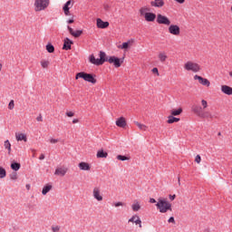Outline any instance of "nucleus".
<instances>
[{"label": "nucleus", "mask_w": 232, "mask_h": 232, "mask_svg": "<svg viewBox=\"0 0 232 232\" xmlns=\"http://www.w3.org/2000/svg\"><path fill=\"white\" fill-rule=\"evenodd\" d=\"M156 202H157V200L155 198H150V204H155Z\"/></svg>", "instance_id": "51"}, {"label": "nucleus", "mask_w": 232, "mask_h": 232, "mask_svg": "<svg viewBox=\"0 0 232 232\" xmlns=\"http://www.w3.org/2000/svg\"><path fill=\"white\" fill-rule=\"evenodd\" d=\"M72 44H73V41L70 40V38H65L63 50H72Z\"/></svg>", "instance_id": "17"}, {"label": "nucleus", "mask_w": 232, "mask_h": 232, "mask_svg": "<svg viewBox=\"0 0 232 232\" xmlns=\"http://www.w3.org/2000/svg\"><path fill=\"white\" fill-rule=\"evenodd\" d=\"M156 21L158 24H165L166 26H169V24H171V21H169V18L162 14H158Z\"/></svg>", "instance_id": "9"}, {"label": "nucleus", "mask_w": 232, "mask_h": 232, "mask_svg": "<svg viewBox=\"0 0 232 232\" xmlns=\"http://www.w3.org/2000/svg\"><path fill=\"white\" fill-rule=\"evenodd\" d=\"M200 160H201L200 155H197L195 158V162H197V164H200Z\"/></svg>", "instance_id": "45"}, {"label": "nucleus", "mask_w": 232, "mask_h": 232, "mask_svg": "<svg viewBox=\"0 0 232 232\" xmlns=\"http://www.w3.org/2000/svg\"><path fill=\"white\" fill-rule=\"evenodd\" d=\"M218 135L220 136V135H222V133L218 132Z\"/></svg>", "instance_id": "58"}, {"label": "nucleus", "mask_w": 232, "mask_h": 232, "mask_svg": "<svg viewBox=\"0 0 232 232\" xmlns=\"http://www.w3.org/2000/svg\"><path fill=\"white\" fill-rule=\"evenodd\" d=\"M120 206H126V204L121 201L114 203L115 208H120Z\"/></svg>", "instance_id": "44"}, {"label": "nucleus", "mask_w": 232, "mask_h": 232, "mask_svg": "<svg viewBox=\"0 0 232 232\" xmlns=\"http://www.w3.org/2000/svg\"><path fill=\"white\" fill-rule=\"evenodd\" d=\"M46 50L49 53H53V52H55V47H53L52 44H48L46 45Z\"/></svg>", "instance_id": "31"}, {"label": "nucleus", "mask_w": 232, "mask_h": 232, "mask_svg": "<svg viewBox=\"0 0 232 232\" xmlns=\"http://www.w3.org/2000/svg\"><path fill=\"white\" fill-rule=\"evenodd\" d=\"M104 63H110V64H113L115 68H121V65L124 63V60L117 58L116 56H105Z\"/></svg>", "instance_id": "5"}, {"label": "nucleus", "mask_w": 232, "mask_h": 232, "mask_svg": "<svg viewBox=\"0 0 232 232\" xmlns=\"http://www.w3.org/2000/svg\"><path fill=\"white\" fill-rule=\"evenodd\" d=\"M14 100H11V102L8 104V109L9 110H14Z\"/></svg>", "instance_id": "42"}, {"label": "nucleus", "mask_w": 232, "mask_h": 232, "mask_svg": "<svg viewBox=\"0 0 232 232\" xmlns=\"http://www.w3.org/2000/svg\"><path fill=\"white\" fill-rule=\"evenodd\" d=\"M176 1V3H179V5H184V3L186 2V0H174Z\"/></svg>", "instance_id": "49"}, {"label": "nucleus", "mask_w": 232, "mask_h": 232, "mask_svg": "<svg viewBox=\"0 0 232 232\" xmlns=\"http://www.w3.org/2000/svg\"><path fill=\"white\" fill-rule=\"evenodd\" d=\"M168 222H169V224H175V218L170 217V218L168 219Z\"/></svg>", "instance_id": "47"}, {"label": "nucleus", "mask_w": 232, "mask_h": 232, "mask_svg": "<svg viewBox=\"0 0 232 232\" xmlns=\"http://www.w3.org/2000/svg\"><path fill=\"white\" fill-rule=\"evenodd\" d=\"M150 6L154 8H162L164 6V0H154L150 2Z\"/></svg>", "instance_id": "18"}, {"label": "nucleus", "mask_w": 232, "mask_h": 232, "mask_svg": "<svg viewBox=\"0 0 232 232\" xmlns=\"http://www.w3.org/2000/svg\"><path fill=\"white\" fill-rule=\"evenodd\" d=\"M136 125L138 126V128H140V130H142L143 131H146V130H148V127L142 123H139V121H136Z\"/></svg>", "instance_id": "33"}, {"label": "nucleus", "mask_w": 232, "mask_h": 232, "mask_svg": "<svg viewBox=\"0 0 232 232\" xmlns=\"http://www.w3.org/2000/svg\"><path fill=\"white\" fill-rule=\"evenodd\" d=\"M49 142H51V144H57V142H59V140L52 138L49 140Z\"/></svg>", "instance_id": "43"}, {"label": "nucleus", "mask_w": 232, "mask_h": 232, "mask_svg": "<svg viewBox=\"0 0 232 232\" xmlns=\"http://www.w3.org/2000/svg\"><path fill=\"white\" fill-rule=\"evenodd\" d=\"M72 6H73V4H72V0L67 1L63 7V10L64 12V15H70V8H72Z\"/></svg>", "instance_id": "14"}, {"label": "nucleus", "mask_w": 232, "mask_h": 232, "mask_svg": "<svg viewBox=\"0 0 232 232\" xmlns=\"http://www.w3.org/2000/svg\"><path fill=\"white\" fill-rule=\"evenodd\" d=\"M66 173H68V168L66 167H58L54 171V175L57 177H64Z\"/></svg>", "instance_id": "12"}, {"label": "nucleus", "mask_w": 232, "mask_h": 232, "mask_svg": "<svg viewBox=\"0 0 232 232\" xmlns=\"http://www.w3.org/2000/svg\"><path fill=\"white\" fill-rule=\"evenodd\" d=\"M169 33L171 34V35H180V27L177 24H170L169 26Z\"/></svg>", "instance_id": "10"}, {"label": "nucleus", "mask_w": 232, "mask_h": 232, "mask_svg": "<svg viewBox=\"0 0 232 232\" xmlns=\"http://www.w3.org/2000/svg\"><path fill=\"white\" fill-rule=\"evenodd\" d=\"M66 115H67V117H73L74 113L72 111H67Z\"/></svg>", "instance_id": "50"}, {"label": "nucleus", "mask_w": 232, "mask_h": 232, "mask_svg": "<svg viewBox=\"0 0 232 232\" xmlns=\"http://www.w3.org/2000/svg\"><path fill=\"white\" fill-rule=\"evenodd\" d=\"M194 80L198 81L199 84H202V86L209 87L211 85L209 80L203 78L202 76H198L197 74L194 76Z\"/></svg>", "instance_id": "11"}, {"label": "nucleus", "mask_w": 232, "mask_h": 232, "mask_svg": "<svg viewBox=\"0 0 232 232\" xmlns=\"http://www.w3.org/2000/svg\"><path fill=\"white\" fill-rule=\"evenodd\" d=\"M180 121V118H176L173 115H169L168 117V124H173V122H179Z\"/></svg>", "instance_id": "24"}, {"label": "nucleus", "mask_w": 232, "mask_h": 232, "mask_svg": "<svg viewBox=\"0 0 232 232\" xmlns=\"http://www.w3.org/2000/svg\"><path fill=\"white\" fill-rule=\"evenodd\" d=\"M208 108V101L202 100L201 101V106L198 104H193L191 107V111L197 117H199L200 119H213V114L209 111H204Z\"/></svg>", "instance_id": "1"}, {"label": "nucleus", "mask_w": 232, "mask_h": 232, "mask_svg": "<svg viewBox=\"0 0 232 232\" xmlns=\"http://www.w3.org/2000/svg\"><path fill=\"white\" fill-rule=\"evenodd\" d=\"M156 208L157 209H159L160 213H168V211H173V208H171V203L162 198H160L158 199Z\"/></svg>", "instance_id": "2"}, {"label": "nucleus", "mask_w": 232, "mask_h": 232, "mask_svg": "<svg viewBox=\"0 0 232 232\" xmlns=\"http://www.w3.org/2000/svg\"><path fill=\"white\" fill-rule=\"evenodd\" d=\"M116 126L119 128H126V119L124 117H121L116 121Z\"/></svg>", "instance_id": "21"}, {"label": "nucleus", "mask_w": 232, "mask_h": 232, "mask_svg": "<svg viewBox=\"0 0 232 232\" xmlns=\"http://www.w3.org/2000/svg\"><path fill=\"white\" fill-rule=\"evenodd\" d=\"M104 57H106V53L101 51L100 52V58H95V55L91 54L89 56V62L92 64H94L95 66H101L102 64H104Z\"/></svg>", "instance_id": "3"}, {"label": "nucleus", "mask_w": 232, "mask_h": 232, "mask_svg": "<svg viewBox=\"0 0 232 232\" xmlns=\"http://www.w3.org/2000/svg\"><path fill=\"white\" fill-rule=\"evenodd\" d=\"M3 70V64L0 63V72Z\"/></svg>", "instance_id": "57"}, {"label": "nucleus", "mask_w": 232, "mask_h": 232, "mask_svg": "<svg viewBox=\"0 0 232 232\" xmlns=\"http://www.w3.org/2000/svg\"><path fill=\"white\" fill-rule=\"evenodd\" d=\"M6 177V169L5 168L0 167V179H5Z\"/></svg>", "instance_id": "32"}, {"label": "nucleus", "mask_w": 232, "mask_h": 232, "mask_svg": "<svg viewBox=\"0 0 232 232\" xmlns=\"http://www.w3.org/2000/svg\"><path fill=\"white\" fill-rule=\"evenodd\" d=\"M49 65H50V62L45 61V60H42V61H41V66H42V68H46V67L49 66Z\"/></svg>", "instance_id": "36"}, {"label": "nucleus", "mask_w": 232, "mask_h": 232, "mask_svg": "<svg viewBox=\"0 0 232 232\" xmlns=\"http://www.w3.org/2000/svg\"><path fill=\"white\" fill-rule=\"evenodd\" d=\"M117 159H118V160H122V161H124V160H130V158H128V157H126V156H122V155H118V156H117Z\"/></svg>", "instance_id": "38"}, {"label": "nucleus", "mask_w": 232, "mask_h": 232, "mask_svg": "<svg viewBox=\"0 0 232 232\" xmlns=\"http://www.w3.org/2000/svg\"><path fill=\"white\" fill-rule=\"evenodd\" d=\"M4 147L5 150H7L8 153H11L12 151V144H10V140H5L4 143Z\"/></svg>", "instance_id": "28"}, {"label": "nucleus", "mask_w": 232, "mask_h": 232, "mask_svg": "<svg viewBox=\"0 0 232 232\" xmlns=\"http://www.w3.org/2000/svg\"><path fill=\"white\" fill-rule=\"evenodd\" d=\"M36 121H38V122H43V115H39L37 118H36Z\"/></svg>", "instance_id": "48"}, {"label": "nucleus", "mask_w": 232, "mask_h": 232, "mask_svg": "<svg viewBox=\"0 0 232 232\" xmlns=\"http://www.w3.org/2000/svg\"><path fill=\"white\" fill-rule=\"evenodd\" d=\"M75 79H83V81L91 82L92 84H95L97 82V80L93 77V74L84 72H78L75 76Z\"/></svg>", "instance_id": "4"}, {"label": "nucleus", "mask_w": 232, "mask_h": 232, "mask_svg": "<svg viewBox=\"0 0 232 232\" xmlns=\"http://www.w3.org/2000/svg\"><path fill=\"white\" fill-rule=\"evenodd\" d=\"M92 197L94 200H97V202H102L104 198H102V192H101V188L95 187L92 189Z\"/></svg>", "instance_id": "8"}, {"label": "nucleus", "mask_w": 232, "mask_h": 232, "mask_svg": "<svg viewBox=\"0 0 232 232\" xmlns=\"http://www.w3.org/2000/svg\"><path fill=\"white\" fill-rule=\"evenodd\" d=\"M39 160H44V154H41L40 157H39Z\"/></svg>", "instance_id": "53"}, {"label": "nucleus", "mask_w": 232, "mask_h": 232, "mask_svg": "<svg viewBox=\"0 0 232 232\" xmlns=\"http://www.w3.org/2000/svg\"><path fill=\"white\" fill-rule=\"evenodd\" d=\"M78 168H80L82 171H90V164L87 162H80Z\"/></svg>", "instance_id": "22"}, {"label": "nucleus", "mask_w": 232, "mask_h": 232, "mask_svg": "<svg viewBox=\"0 0 232 232\" xmlns=\"http://www.w3.org/2000/svg\"><path fill=\"white\" fill-rule=\"evenodd\" d=\"M129 46H130V43H129V42H125V43H123V44L120 46V48H121V50H126V49H128Z\"/></svg>", "instance_id": "37"}, {"label": "nucleus", "mask_w": 232, "mask_h": 232, "mask_svg": "<svg viewBox=\"0 0 232 232\" xmlns=\"http://www.w3.org/2000/svg\"><path fill=\"white\" fill-rule=\"evenodd\" d=\"M106 157H108V152H104L102 150L97 152L98 159H106Z\"/></svg>", "instance_id": "26"}, {"label": "nucleus", "mask_w": 232, "mask_h": 232, "mask_svg": "<svg viewBox=\"0 0 232 232\" xmlns=\"http://www.w3.org/2000/svg\"><path fill=\"white\" fill-rule=\"evenodd\" d=\"M132 211H139L140 209V204H139V201H135L132 205Z\"/></svg>", "instance_id": "30"}, {"label": "nucleus", "mask_w": 232, "mask_h": 232, "mask_svg": "<svg viewBox=\"0 0 232 232\" xmlns=\"http://www.w3.org/2000/svg\"><path fill=\"white\" fill-rule=\"evenodd\" d=\"M144 17L145 21H147L148 23H153V21L157 19V14L153 13H146Z\"/></svg>", "instance_id": "15"}, {"label": "nucleus", "mask_w": 232, "mask_h": 232, "mask_svg": "<svg viewBox=\"0 0 232 232\" xmlns=\"http://www.w3.org/2000/svg\"><path fill=\"white\" fill-rule=\"evenodd\" d=\"M67 29L69 30V33L71 34V35H72V37H81V35H82V30H78V31H73V29L68 25Z\"/></svg>", "instance_id": "16"}, {"label": "nucleus", "mask_w": 232, "mask_h": 232, "mask_svg": "<svg viewBox=\"0 0 232 232\" xmlns=\"http://www.w3.org/2000/svg\"><path fill=\"white\" fill-rule=\"evenodd\" d=\"M184 70L187 72H193L194 73H198L200 72V65L197 63L188 61L184 65Z\"/></svg>", "instance_id": "7"}, {"label": "nucleus", "mask_w": 232, "mask_h": 232, "mask_svg": "<svg viewBox=\"0 0 232 232\" xmlns=\"http://www.w3.org/2000/svg\"><path fill=\"white\" fill-rule=\"evenodd\" d=\"M11 169H14V171H19V169H21V163L13 162L11 164Z\"/></svg>", "instance_id": "27"}, {"label": "nucleus", "mask_w": 232, "mask_h": 232, "mask_svg": "<svg viewBox=\"0 0 232 232\" xmlns=\"http://www.w3.org/2000/svg\"><path fill=\"white\" fill-rule=\"evenodd\" d=\"M26 188H30V185H26Z\"/></svg>", "instance_id": "59"}, {"label": "nucleus", "mask_w": 232, "mask_h": 232, "mask_svg": "<svg viewBox=\"0 0 232 232\" xmlns=\"http://www.w3.org/2000/svg\"><path fill=\"white\" fill-rule=\"evenodd\" d=\"M15 139L18 142H20L21 140H24V142H28V138L24 133H21V132L15 133Z\"/></svg>", "instance_id": "19"}, {"label": "nucleus", "mask_w": 232, "mask_h": 232, "mask_svg": "<svg viewBox=\"0 0 232 232\" xmlns=\"http://www.w3.org/2000/svg\"><path fill=\"white\" fill-rule=\"evenodd\" d=\"M134 224H136V226H139V227H142V220H140V218H136V220L134 221Z\"/></svg>", "instance_id": "35"}, {"label": "nucleus", "mask_w": 232, "mask_h": 232, "mask_svg": "<svg viewBox=\"0 0 232 232\" xmlns=\"http://www.w3.org/2000/svg\"><path fill=\"white\" fill-rule=\"evenodd\" d=\"M77 122H79V120H77V119L72 120V124H77Z\"/></svg>", "instance_id": "55"}, {"label": "nucleus", "mask_w": 232, "mask_h": 232, "mask_svg": "<svg viewBox=\"0 0 232 232\" xmlns=\"http://www.w3.org/2000/svg\"><path fill=\"white\" fill-rule=\"evenodd\" d=\"M52 190V185H46L43 188L42 194L46 195Z\"/></svg>", "instance_id": "29"}, {"label": "nucleus", "mask_w": 232, "mask_h": 232, "mask_svg": "<svg viewBox=\"0 0 232 232\" xmlns=\"http://www.w3.org/2000/svg\"><path fill=\"white\" fill-rule=\"evenodd\" d=\"M158 58L160 59V63H166V59H168V54L166 52H160L158 54Z\"/></svg>", "instance_id": "23"}, {"label": "nucleus", "mask_w": 232, "mask_h": 232, "mask_svg": "<svg viewBox=\"0 0 232 232\" xmlns=\"http://www.w3.org/2000/svg\"><path fill=\"white\" fill-rule=\"evenodd\" d=\"M73 22H74L73 19H69V20L67 21L68 24H72Z\"/></svg>", "instance_id": "54"}, {"label": "nucleus", "mask_w": 232, "mask_h": 232, "mask_svg": "<svg viewBox=\"0 0 232 232\" xmlns=\"http://www.w3.org/2000/svg\"><path fill=\"white\" fill-rule=\"evenodd\" d=\"M178 184L180 186V178H178Z\"/></svg>", "instance_id": "56"}, {"label": "nucleus", "mask_w": 232, "mask_h": 232, "mask_svg": "<svg viewBox=\"0 0 232 232\" xmlns=\"http://www.w3.org/2000/svg\"><path fill=\"white\" fill-rule=\"evenodd\" d=\"M169 197L170 200H173L174 198H177V196H176V195H169Z\"/></svg>", "instance_id": "52"}, {"label": "nucleus", "mask_w": 232, "mask_h": 232, "mask_svg": "<svg viewBox=\"0 0 232 232\" xmlns=\"http://www.w3.org/2000/svg\"><path fill=\"white\" fill-rule=\"evenodd\" d=\"M152 73H156L158 77H159V75H160V74L159 73V69H158L157 67H154V68L152 69Z\"/></svg>", "instance_id": "46"}, {"label": "nucleus", "mask_w": 232, "mask_h": 232, "mask_svg": "<svg viewBox=\"0 0 232 232\" xmlns=\"http://www.w3.org/2000/svg\"><path fill=\"white\" fill-rule=\"evenodd\" d=\"M11 180H17V172H13L10 174Z\"/></svg>", "instance_id": "40"}, {"label": "nucleus", "mask_w": 232, "mask_h": 232, "mask_svg": "<svg viewBox=\"0 0 232 232\" xmlns=\"http://www.w3.org/2000/svg\"><path fill=\"white\" fill-rule=\"evenodd\" d=\"M180 113H182V108H179L177 110L173 109L170 111V115H172L173 117H177L180 115Z\"/></svg>", "instance_id": "25"}, {"label": "nucleus", "mask_w": 232, "mask_h": 232, "mask_svg": "<svg viewBox=\"0 0 232 232\" xmlns=\"http://www.w3.org/2000/svg\"><path fill=\"white\" fill-rule=\"evenodd\" d=\"M51 229H52L53 232H59V231H61V226L53 225Z\"/></svg>", "instance_id": "34"}, {"label": "nucleus", "mask_w": 232, "mask_h": 232, "mask_svg": "<svg viewBox=\"0 0 232 232\" xmlns=\"http://www.w3.org/2000/svg\"><path fill=\"white\" fill-rule=\"evenodd\" d=\"M221 92L222 93H225V95H232V87H229L228 85H222Z\"/></svg>", "instance_id": "20"}, {"label": "nucleus", "mask_w": 232, "mask_h": 232, "mask_svg": "<svg viewBox=\"0 0 232 232\" xmlns=\"http://www.w3.org/2000/svg\"><path fill=\"white\" fill-rule=\"evenodd\" d=\"M96 26H97V28H102V30H104V28H108L110 26V23L104 22L101 18H97L96 19Z\"/></svg>", "instance_id": "13"}, {"label": "nucleus", "mask_w": 232, "mask_h": 232, "mask_svg": "<svg viewBox=\"0 0 232 232\" xmlns=\"http://www.w3.org/2000/svg\"><path fill=\"white\" fill-rule=\"evenodd\" d=\"M137 218H139V216L134 215L129 219V222H132V224H135V220H137Z\"/></svg>", "instance_id": "41"}, {"label": "nucleus", "mask_w": 232, "mask_h": 232, "mask_svg": "<svg viewBox=\"0 0 232 232\" xmlns=\"http://www.w3.org/2000/svg\"><path fill=\"white\" fill-rule=\"evenodd\" d=\"M146 12H148V8L142 7L140 9V15H144V17H146Z\"/></svg>", "instance_id": "39"}, {"label": "nucleus", "mask_w": 232, "mask_h": 232, "mask_svg": "<svg viewBox=\"0 0 232 232\" xmlns=\"http://www.w3.org/2000/svg\"><path fill=\"white\" fill-rule=\"evenodd\" d=\"M49 5H50L49 0H35L34 10L35 12H43V10H46V8H48Z\"/></svg>", "instance_id": "6"}]
</instances>
